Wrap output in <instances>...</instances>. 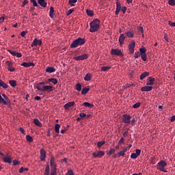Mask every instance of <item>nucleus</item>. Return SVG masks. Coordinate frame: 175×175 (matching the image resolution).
I'll return each instance as SVG.
<instances>
[{
	"mask_svg": "<svg viewBox=\"0 0 175 175\" xmlns=\"http://www.w3.org/2000/svg\"><path fill=\"white\" fill-rule=\"evenodd\" d=\"M10 52V54H12V55H16V57H22L23 54L21 53H16L15 51H11L10 49L8 51Z\"/></svg>",
	"mask_w": 175,
	"mask_h": 175,
	"instance_id": "22",
	"label": "nucleus"
},
{
	"mask_svg": "<svg viewBox=\"0 0 175 175\" xmlns=\"http://www.w3.org/2000/svg\"><path fill=\"white\" fill-rule=\"evenodd\" d=\"M111 54L113 55H123L121 49H111Z\"/></svg>",
	"mask_w": 175,
	"mask_h": 175,
	"instance_id": "14",
	"label": "nucleus"
},
{
	"mask_svg": "<svg viewBox=\"0 0 175 175\" xmlns=\"http://www.w3.org/2000/svg\"><path fill=\"white\" fill-rule=\"evenodd\" d=\"M144 52V47H140L139 48V54L141 55L142 59H143Z\"/></svg>",
	"mask_w": 175,
	"mask_h": 175,
	"instance_id": "43",
	"label": "nucleus"
},
{
	"mask_svg": "<svg viewBox=\"0 0 175 175\" xmlns=\"http://www.w3.org/2000/svg\"><path fill=\"white\" fill-rule=\"evenodd\" d=\"M154 81H155V78H154L153 77H148L147 85H148L149 87H152V85H154Z\"/></svg>",
	"mask_w": 175,
	"mask_h": 175,
	"instance_id": "15",
	"label": "nucleus"
},
{
	"mask_svg": "<svg viewBox=\"0 0 175 175\" xmlns=\"http://www.w3.org/2000/svg\"><path fill=\"white\" fill-rule=\"evenodd\" d=\"M75 88H76V90L81 92V90H82V85L81 83H77L75 85Z\"/></svg>",
	"mask_w": 175,
	"mask_h": 175,
	"instance_id": "39",
	"label": "nucleus"
},
{
	"mask_svg": "<svg viewBox=\"0 0 175 175\" xmlns=\"http://www.w3.org/2000/svg\"><path fill=\"white\" fill-rule=\"evenodd\" d=\"M76 2H77V0H69L68 4H70V5H75Z\"/></svg>",
	"mask_w": 175,
	"mask_h": 175,
	"instance_id": "45",
	"label": "nucleus"
},
{
	"mask_svg": "<svg viewBox=\"0 0 175 175\" xmlns=\"http://www.w3.org/2000/svg\"><path fill=\"white\" fill-rule=\"evenodd\" d=\"M149 71H144V73L141 74L140 80H144L146 77H149Z\"/></svg>",
	"mask_w": 175,
	"mask_h": 175,
	"instance_id": "24",
	"label": "nucleus"
},
{
	"mask_svg": "<svg viewBox=\"0 0 175 175\" xmlns=\"http://www.w3.org/2000/svg\"><path fill=\"white\" fill-rule=\"evenodd\" d=\"M105 144V140H101L100 141V142H98L97 146L98 147H102V146H104Z\"/></svg>",
	"mask_w": 175,
	"mask_h": 175,
	"instance_id": "47",
	"label": "nucleus"
},
{
	"mask_svg": "<svg viewBox=\"0 0 175 175\" xmlns=\"http://www.w3.org/2000/svg\"><path fill=\"white\" fill-rule=\"evenodd\" d=\"M26 139H27V142H33V137H31V135H26Z\"/></svg>",
	"mask_w": 175,
	"mask_h": 175,
	"instance_id": "48",
	"label": "nucleus"
},
{
	"mask_svg": "<svg viewBox=\"0 0 175 175\" xmlns=\"http://www.w3.org/2000/svg\"><path fill=\"white\" fill-rule=\"evenodd\" d=\"M72 12H73V10H68V11H67V16L72 14Z\"/></svg>",
	"mask_w": 175,
	"mask_h": 175,
	"instance_id": "62",
	"label": "nucleus"
},
{
	"mask_svg": "<svg viewBox=\"0 0 175 175\" xmlns=\"http://www.w3.org/2000/svg\"><path fill=\"white\" fill-rule=\"evenodd\" d=\"M27 33V31H21V37H25V35Z\"/></svg>",
	"mask_w": 175,
	"mask_h": 175,
	"instance_id": "58",
	"label": "nucleus"
},
{
	"mask_svg": "<svg viewBox=\"0 0 175 175\" xmlns=\"http://www.w3.org/2000/svg\"><path fill=\"white\" fill-rule=\"evenodd\" d=\"M49 81H51L52 83L57 85L58 83V80L57 78H49Z\"/></svg>",
	"mask_w": 175,
	"mask_h": 175,
	"instance_id": "37",
	"label": "nucleus"
},
{
	"mask_svg": "<svg viewBox=\"0 0 175 175\" xmlns=\"http://www.w3.org/2000/svg\"><path fill=\"white\" fill-rule=\"evenodd\" d=\"M9 83L11 85V87H16L17 82L16 80H9Z\"/></svg>",
	"mask_w": 175,
	"mask_h": 175,
	"instance_id": "30",
	"label": "nucleus"
},
{
	"mask_svg": "<svg viewBox=\"0 0 175 175\" xmlns=\"http://www.w3.org/2000/svg\"><path fill=\"white\" fill-rule=\"evenodd\" d=\"M60 128H61V124H59V123H56V124H55V131H56V133H59Z\"/></svg>",
	"mask_w": 175,
	"mask_h": 175,
	"instance_id": "33",
	"label": "nucleus"
},
{
	"mask_svg": "<svg viewBox=\"0 0 175 175\" xmlns=\"http://www.w3.org/2000/svg\"><path fill=\"white\" fill-rule=\"evenodd\" d=\"M125 34L124 33H121L120 35V37H119V42H120V44L121 45H123V44H124V41H125Z\"/></svg>",
	"mask_w": 175,
	"mask_h": 175,
	"instance_id": "20",
	"label": "nucleus"
},
{
	"mask_svg": "<svg viewBox=\"0 0 175 175\" xmlns=\"http://www.w3.org/2000/svg\"><path fill=\"white\" fill-rule=\"evenodd\" d=\"M85 38H75V40H73V42H72L70 47H78L79 45H83V44H85Z\"/></svg>",
	"mask_w": 175,
	"mask_h": 175,
	"instance_id": "4",
	"label": "nucleus"
},
{
	"mask_svg": "<svg viewBox=\"0 0 175 175\" xmlns=\"http://www.w3.org/2000/svg\"><path fill=\"white\" fill-rule=\"evenodd\" d=\"M146 51V48L144 47V53L142 56L143 61H147Z\"/></svg>",
	"mask_w": 175,
	"mask_h": 175,
	"instance_id": "35",
	"label": "nucleus"
},
{
	"mask_svg": "<svg viewBox=\"0 0 175 175\" xmlns=\"http://www.w3.org/2000/svg\"><path fill=\"white\" fill-rule=\"evenodd\" d=\"M34 98L36 99V100H41V97L40 96H36V97H34Z\"/></svg>",
	"mask_w": 175,
	"mask_h": 175,
	"instance_id": "63",
	"label": "nucleus"
},
{
	"mask_svg": "<svg viewBox=\"0 0 175 175\" xmlns=\"http://www.w3.org/2000/svg\"><path fill=\"white\" fill-rule=\"evenodd\" d=\"M126 35L127 36V37L131 38H133L134 37V33H133V31H131L130 30L126 31Z\"/></svg>",
	"mask_w": 175,
	"mask_h": 175,
	"instance_id": "32",
	"label": "nucleus"
},
{
	"mask_svg": "<svg viewBox=\"0 0 175 175\" xmlns=\"http://www.w3.org/2000/svg\"><path fill=\"white\" fill-rule=\"evenodd\" d=\"M108 70H111V66H102L101 71H107Z\"/></svg>",
	"mask_w": 175,
	"mask_h": 175,
	"instance_id": "44",
	"label": "nucleus"
},
{
	"mask_svg": "<svg viewBox=\"0 0 175 175\" xmlns=\"http://www.w3.org/2000/svg\"><path fill=\"white\" fill-rule=\"evenodd\" d=\"M50 174V166L49 164H47L45 168L44 175H49Z\"/></svg>",
	"mask_w": 175,
	"mask_h": 175,
	"instance_id": "36",
	"label": "nucleus"
},
{
	"mask_svg": "<svg viewBox=\"0 0 175 175\" xmlns=\"http://www.w3.org/2000/svg\"><path fill=\"white\" fill-rule=\"evenodd\" d=\"M36 88L38 90L42 92H52L53 86L52 85H46L45 82H40L36 84Z\"/></svg>",
	"mask_w": 175,
	"mask_h": 175,
	"instance_id": "1",
	"label": "nucleus"
},
{
	"mask_svg": "<svg viewBox=\"0 0 175 175\" xmlns=\"http://www.w3.org/2000/svg\"><path fill=\"white\" fill-rule=\"evenodd\" d=\"M40 157L41 161H45L46 157V152L44 149H40Z\"/></svg>",
	"mask_w": 175,
	"mask_h": 175,
	"instance_id": "11",
	"label": "nucleus"
},
{
	"mask_svg": "<svg viewBox=\"0 0 175 175\" xmlns=\"http://www.w3.org/2000/svg\"><path fill=\"white\" fill-rule=\"evenodd\" d=\"M66 175H75L74 171H72V170H68V171H67Z\"/></svg>",
	"mask_w": 175,
	"mask_h": 175,
	"instance_id": "50",
	"label": "nucleus"
},
{
	"mask_svg": "<svg viewBox=\"0 0 175 175\" xmlns=\"http://www.w3.org/2000/svg\"><path fill=\"white\" fill-rule=\"evenodd\" d=\"M121 10H122V12H124V14H125V12L126 11V8L125 6H123L122 8H121Z\"/></svg>",
	"mask_w": 175,
	"mask_h": 175,
	"instance_id": "61",
	"label": "nucleus"
},
{
	"mask_svg": "<svg viewBox=\"0 0 175 175\" xmlns=\"http://www.w3.org/2000/svg\"><path fill=\"white\" fill-rule=\"evenodd\" d=\"M50 164L52 169H57V163L54 157H51Z\"/></svg>",
	"mask_w": 175,
	"mask_h": 175,
	"instance_id": "17",
	"label": "nucleus"
},
{
	"mask_svg": "<svg viewBox=\"0 0 175 175\" xmlns=\"http://www.w3.org/2000/svg\"><path fill=\"white\" fill-rule=\"evenodd\" d=\"M169 25H170V27H175V22L173 21H168Z\"/></svg>",
	"mask_w": 175,
	"mask_h": 175,
	"instance_id": "57",
	"label": "nucleus"
},
{
	"mask_svg": "<svg viewBox=\"0 0 175 175\" xmlns=\"http://www.w3.org/2000/svg\"><path fill=\"white\" fill-rule=\"evenodd\" d=\"M122 6L121 3H120V1H116V14H119L120 11H121Z\"/></svg>",
	"mask_w": 175,
	"mask_h": 175,
	"instance_id": "19",
	"label": "nucleus"
},
{
	"mask_svg": "<svg viewBox=\"0 0 175 175\" xmlns=\"http://www.w3.org/2000/svg\"><path fill=\"white\" fill-rule=\"evenodd\" d=\"M140 106H141V103H135V104H133V107L137 108V107H139Z\"/></svg>",
	"mask_w": 175,
	"mask_h": 175,
	"instance_id": "53",
	"label": "nucleus"
},
{
	"mask_svg": "<svg viewBox=\"0 0 175 175\" xmlns=\"http://www.w3.org/2000/svg\"><path fill=\"white\" fill-rule=\"evenodd\" d=\"M21 66H25V68H29L30 66H35L34 63H26L24 62L21 64Z\"/></svg>",
	"mask_w": 175,
	"mask_h": 175,
	"instance_id": "25",
	"label": "nucleus"
},
{
	"mask_svg": "<svg viewBox=\"0 0 175 175\" xmlns=\"http://www.w3.org/2000/svg\"><path fill=\"white\" fill-rule=\"evenodd\" d=\"M72 106H75V101H70V103L64 104V107H65V109H69V108L72 107Z\"/></svg>",
	"mask_w": 175,
	"mask_h": 175,
	"instance_id": "23",
	"label": "nucleus"
},
{
	"mask_svg": "<svg viewBox=\"0 0 175 175\" xmlns=\"http://www.w3.org/2000/svg\"><path fill=\"white\" fill-rule=\"evenodd\" d=\"M31 2H32V4L34 5V7H37V5H38L36 0H31Z\"/></svg>",
	"mask_w": 175,
	"mask_h": 175,
	"instance_id": "54",
	"label": "nucleus"
},
{
	"mask_svg": "<svg viewBox=\"0 0 175 175\" xmlns=\"http://www.w3.org/2000/svg\"><path fill=\"white\" fill-rule=\"evenodd\" d=\"M33 123L37 125V126H42V123L40 122L38 118H35L33 120Z\"/></svg>",
	"mask_w": 175,
	"mask_h": 175,
	"instance_id": "27",
	"label": "nucleus"
},
{
	"mask_svg": "<svg viewBox=\"0 0 175 175\" xmlns=\"http://www.w3.org/2000/svg\"><path fill=\"white\" fill-rule=\"evenodd\" d=\"M91 78H92L91 73H87L84 77V80L89 81L90 80H91Z\"/></svg>",
	"mask_w": 175,
	"mask_h": 175,
	"instance_id": "38",
	"label": "nucleus"
},
{
	"mask_svg": "<svg viewBox=\"0 0 175 175\" xmlns=\"http://www.w3.org/2000/svg\"><path fill=\"white\" fill-rule=\"evenodd\" d=\"M46 73H54L56 71L55 68L54 66H47L46 68Z\"/></svg>",
	"mask_w": 175,
	"mask_h": 175,
	"instance_id": "21",
	"label": "nucleus"
},
{
	"mask_svg": "<svg viewBox=\"0 0 175 175\" xmlns=\"http://www.w3.org/2000/svg\"><path fill=\"white\" fill-rule=\"evenodd\" d=\"M3 97L1 96V94H0V103L2 104H7L6 100H8V97L6 96V94H2Z\"/></svg>",
	"mask_w": 175,
	"mask_h": 175,
	"instance_id": "10",
	"label": "nucleus"
},
{
	"mask_svg": "<svg viewBox=\"0 0 175 175\" xmlns=\"http://www.w3.org/2000/svg\"><path fill=\"white\" fill-rule=\"evenodd\" d=\"M100 27V21L98 19V18H96L95 20H93L90 23V31L94 32V31H98L99 30V28Z\"/></svg>",
	"mask_w": 175,
	"mask_h": 175,
	"instance_id": "2",
	"label": "nucleus"
},
{
	"mask_svg": "<svg viewBox=\"0 0 175 175\" xmlns=\"http://www.w3.org/2000/svg\"><path fill=\"white\" fill-rule=\"evenodd\" d=\"M105 150H97L96 152H92L93 157H103L105 156Z\"/></svg>",
	"mask_w": 175,
	"mask_h": 175,
	"instance_id": "7",
	"label": "nucleus"
},
{
	"mask_svg": "<svg viewBox=\"0 0 175 175\" xmlns=\"http://www.w3.org/2000/svg\"><path fill=\"white\" fill-rule=\"evenodd\" d=\"M151 90H152V87H150L149 85H148V82H146V86L141 88L142 92H150Z\"/></svg>",
	"mask_w": 175,
	"mask_h": 175,
	"instance_id": "16",
	"label": "nucleus"
},
{
	"mask_svg": "<svg viewBox=\"0 0 175 175\" xmlns=\"http://www.w3.org/2000/svg\"><path fill=\"white\" fill-rule=\"evenodd\" d=\"M42 40H38V38H33V42L31 44V47H34L35 45H42Z\"/></svg>",
	"mask_w": 175,
	"mask_h": 175,
	"instance_id": "13",
	"label": "nucleus"
},
{
	"mask_svg": "<svg viewBox=\"0 0 175 175\" xmlns=\"http://www.w3.org/2000/svg\"><path fill=\"white\" fill-rule=\"evenodd\" d=\"M168 4H170V5H175V0H169Z\"/></svg>",
	"mask_w": 175,
	"mask_h": 175,
	"instance_id": "52",
	"label": "nucleus"
},
{
	"mask_svg": "<svg viewBox=\"0 0 175 175\" xmlns=\"http://www.w3.org/2000/svg\"><path fill=\"white\" fill-rule=\"evenodd\" d=\"M13 164L14 165V166H16L17 164H19V161H18L17 159H14Z\"/></svg>",
	"mask_w": 175,
	"mask_h": 175,
	"instance_id": "55",
	"label": "nucleus"
},
{
	"mask_svg": "<svg viewBox=\"0 0 175 175\" xmlns=\"http://www.w3.org/2000/svg\"><path fill=\"white\" fill-rule=\"evenodd\" d=\"M131 120V116L130 114H123L122 121L123 123H126V124H130Z\"/></svg>",
	"mask_w": 175,
	"mask_h": 175,
	"instance_id": "5",
	"label": "nucleus"
},
{
	"mask_svg": "<svg viewBox=\"0 0 175 175\" xmlns=\"http://www.w3.org/2000/svg\"><path fill=\"white\" fill-rule=\"evenodd\" d=\"M164 38L166 42H169V37L167 36V33L164 34Z\"/></svg>",
	"mask_w": 175,
	"mask_h": 175,
	"instance_id": "59",
	"label": "nucleus"
},
{
	"mask_svg": "<svg viewBox=\"0 0 175 175\" xmlns=\"http://www.w3.org/2000/svg\"><path fill=\"white\" fill-rule=\"evenodd\" d=\"M86 13L88 16H94V11H92L91 10H86Z\"/></svg>",
	"mask_w": 175,
	"mask_h": 175,
	"instance_id": "42",
	"label": "nucleus"
},
{
	"mask_svg": "<svg viewBox=\"0 0 175 175\" xmlns=\"http://www.w3.org/2000/svg\"><path fill=\"white\" fill-rule=\"evenodd\" d=\"M83 106H85V107H94V104H91L90 103H83Z\"/></svg>",
	"mask_w": 175,
	"mask_h": 175,
	"instance_id": "40",
	"label": "nucleus"
},
{
	"mask_svg": "<svg viewBox=\"0 0 175 175\" xmlns=\"http://www.w3.org/2000/svg\"><path fill=\"white\" fill-rule=\"evenodd\" d=\"M0 87H3V88H8V84L3 82V80H0Z\"/></svg>",
	"mask_w": 175,
	"mask_h": 175,
	"instance_id": "31",
	"label": "nucleus"
},
{
	"mask_svg": "<svg viewBox=\"0 0 175 175\" xmlns=\"http://www.w3.org/2000/svg\"><path fill=\"white\" fill-rule=\"evenodd\" d=\"M127 151V147H124L123 150H120V152H118V156H125V152Z\"/></svg>",
	"mask_w": 175,
	"mask_h": 175,
	"instance_id": "29",
	"label": "nucleus"
},
{
	"mask_svg": "<svg viewBox=\"0 0 175 175\" xmlns=\"http://www.w3.org/2000/svg\"><path fill=\"white\" fill-rule=\"evenodd\" d=\"M3 21H5V16H1L0 18V23H3Z\"/></svg>",
	"mask_w": 175,
	"mask_h": 175,
	"instance_id": "64",
	"label": "nucleus"
},
{
	"mask_svg": "<svg viewBox=\"0 0 175 175\" xmlns=\"http://www.w3.org/2000/svg\"><path fill=\"white\" fill-rule=\"evenodd\" d=\"M124 142V137H121V139L119 140V144H123Z\"/></svg>",
	"mask_w": 175,
	"mask_h": 175,
	"instance_id": "60",
	"label": "nucleus"
},
{
	"mask_svg": "<svg viewBox=\"0 0 175 175\" xmlns=\"http://www.w3.org/2000/svg\"><path fill=\"white\" fill-rule=\"evenodd\" d=\"M49 16L51 18H54L55 14H54V8L53 6H51L50 11H49Z\"/></svg>",
	"mask_w": 175,
	"mask_h": 175,
	"instance_id": "28",
	"label": "nucleus"
},
{
	"mask_svg": "<svg viewBox=\"0 0 175 175\" xmlns=\"http://www.w3.org/2000/svg\"><path fill=\"white\" fill-rule=\"evenodd\" d=\"M167 166V163H166V161H159L157 164V170H159L160 171H163L164 173H167V170H166L165 167Z\"/></svg>",
	"mask_w": 175,
	"mask_h": 175,
	"instance_id": "3",
	"label": "nucleus"
},
{
	"mask_svg": "<svg viewBox=\"0 0 175 175\" xmlns=\"http://www.w3.org/2000/svg\"><path fill=\"white\" fill-rule=\"evenodd\" d=\"M89 91H90L89 88H85L84 89H82V90H81V94H82L83 95H84V94H88Z\"/></svg>",
	"mask_w": 175,
	"mask_h": 175,
	"instance_id": "41",
	"label": "nucleus"
},
{
	"mask_svg": "<svg viewBox=\"0 0 175 175\" xmlns=\"http://www.w3.org/2000/svg\"><path fill=\"white\" fill-rule=\"evenodd\" d=\"M135 47H136V42H135V40H131L129 44V49L131 54H134Z\"/></svg>",
	"mask_w": 175,
	"mask_h": 175,
	"instance_id": "6",
	"label": "nucleus"
},
{
	"mask_svg": "<svg viewBox=\"0 0 175 175\" xmlns=\"http://www.w3.org/2000/svg\"><path fill=\"white\" fill-rule=\"evenodd\" d=\"M23 171H28V168H24V167H21L19 169V173H23Z\"/></svg>",
	"mask_w": 175,
	"mask_h": 175,
	"instance_id": "51",
	"label": "nucleus"
},
{
	"mask_svg": "<svg viewBox=\"0 0 175 175\" xmlns=\"http://www.w3.org/2000/svg\"><path fill=\"white\" fill-rule=\"evenodd\" d=\"M116 152L115 149L113 148H111L109 150H107V156H111L112 154H114Z\"/></svg>",
	"mask_w": 175,
	"mask_h": 175,
	"instance_id": "34",
	"label": "nucleus"
},
{
	"mask_svg": "<svg viewBox=\"0 0 175 175\" xmlns=\"http://www.w3.org/2000/svg\"><path fill=\"white\" fill-rule=\"evenodd\" d=\"M51 175H57V169H52L51 171Z\"/></svg>",
	"mask_w": 175,
	"mask_h": 175,
	"instance_id": "49",
	"label": "nucleus"
},
{
	"mask_svg": "<svg viewBox=\"0 0 175 175\" xmlns=\"http://www.w3.org/2000/svg\"><path fill=\"white\" fill-rule=\"evenodd\" d=\"M38 4L42 5V8H46L47 3H46L45 0H38Z\"/></svg>",
	"mask_w": 175,
	"mask_h": 175,
	"instance_id": "26",
	"label": "nucleus"
},
{
	"mask_svg": "<svg viewBox=\"0 0 175 175\" xmlns=\"http://www.w3.org/2000/svg\"><path fill=\"white\" fill-rule=\"evenodd\" d=\"M80 118H85L87 116V114L85 113H79Z\"/></svg>",
	"mask_w": 175,
	"mask_h": 175,
	"instance_id": "56",
	"label": "nucleus"
},
{
	"mask_svg": "<svg viewBox=\"0 0 175 175\" xmlns=\"http://www.w3.org/2000/svg\"><path fill=\"white\" fill-rule=\"evenodd\" d=\"M2 160L4 163H8V164H11V163H12V157L11 156H4L2 157Z\"/></svg>",
	"mask_w": 175,
	"mask_h": 175,
	"instance_id": "12",
	"label": "nucleus"
},
{
	"mask_svg": "<svg viewBox=\"0 0 175 175\" xmlns=\"http://www.w3.org/2000/svg\"><path fill=\"white\" fill-rule=\"evenodd\" d=\"M88 54H81V56H77L74 57L75 61H83V59H88Z\"/></svg>",
	"mask_w": 175,
	"mask_h": 175,
	"instance_id": "9",
	"label": "nucleus"
},
{
	"mask_svg": "<svg viewBox=\"0 0 175 175\" xmlns=\"http://www.w3.org/2000/svg\"><path fill=\"white\" fill-rule=\"evenodd\" d=\"M140 53L139 51H137L136 53L134 54V57H135V59H137L138 57H140Z\"/></svg>",
	"mask_w": 175,
	"mask_h": 175,
	"instance_id": "46",
	"label": "nucleus"
},
{
	"mask_svg": "<svg viewBox=\"0 0 175 175\" xmlns=\"http://www.w3.org/2000/svg\"><path fill=\"white\" fill-rule=\"evenodd\" d=\"M141 152H142L141 149H135V152H132V154H131V159H136L137 157L140 156Z\"/></svg>",
	"mask_w": 175,
	"mask_h": 175,
	"instance_id": "8",
	"label": "nucleus"
},
{
	"mask_svg": "<svg viewBox=\"0 0 175 175\" xmlns=\"http://www.w3.org/2000/svg\"><path fill=\"white\" fill-rule=\"evenodd\" d=\"M6 64L8 66L9 71H15V68H14L13 63H12V61H6Z\"/></svg>",
	"mask_w": 175,
	"mask_h": 175,
	"instance_id": "18",
	"label": "nucleus"
}]
</instances>
